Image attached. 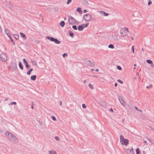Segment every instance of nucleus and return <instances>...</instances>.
Masks as SVG:
<instances>
[{
    "instance_id": "obj_48",
    "label": "nucleus",
    "mask_w": 154,
    "mask_h": 154,
    "mask_svg": "<svg viewBox=\"0 0 154 154\" xmlns=\"http://www.w3.org/2000/svg\"><path fill=\"white\" fill-rule=\"evenodd\" d=\"M85 5H88V2L87 1H85Z\"/></svg>"
},
{
    "instance_id": "obj_2",
    "label": "nucleus",
    "mask_w": 154,
    "mask_h": 154,
    "mask_svg": "<svg viewBox=\"0 0 154 154\" xmlns=\"http://www.w3.org/2000/svg\"><path fill=\"white\" fill-rule=\"evenodd\" d=\"M128 32V29L126 27L122 28L120 30V33L122 36H127Z\"/></svg>"
},
{
    "instance_id": "obj_4",
    "label": "nucleus",
    "mask_w": 154,
    "mask_h": 154,
    "mask_svg": "<svg viewBox=\"0 0 154 154\" xmlns=\"http://www.w3.org/2000/svg\"><path fill=\"white\" fill-rule=\"evenodd\" d=\"M83 19L86 21H90L92 19V16L90 14H85L83 17Z\"/></svg>"
},
{
    "instance_id": "obj_63",
    "label": "nucleus",
    "mask_w": 154,
    "mask_h": 154,
    "mask_svg": "<svg viewBox=\"0 0 154 154\" xmlns=\"http://www.w3.org/2000/svg\"><path fill=\"white\" fill-rule=\"evenodd\" d=\"M91 70L92 71H93L94 70V69H91Z\"/></svg>"
},
{
    "instance_id": "obj_62",
    "label": "nucleus",
    "mask_w": 154,
    "mask_h": 154,
    "mask_svg": "<svg viewBox=\"0 0 154 154\" xmlns=\"http://www.w3.org/2000/svg\"><path fill=\"white\" fill-rule=\"evenodd\" d=\"M151 129L152 130L154 131V128H152Z\"/></svg>"
},
{
    "instance_id": "obj_27",
    "label": "nucleus",
    "mask_w": 154,
    "mask_h": 154,
    "mask_svg": "<svg viewBox=\"0 0 154 154\" xmlns=\"http://www.w3.org/2000/svg\"><path fill=\"white\" fill-rule=\"evenodd\" d=\"M137 154H139L140 152L139 148H137L136 150Z\"/></svg>"
},
{
    "instance_id": "obj_17",
    "label": "nucleus",
    "mask_w": 154,
    "mask_h": 154,
    "mask_svg": "<svg viewBox=\"0 0 154 154\" xmlns=\"http://www.w3.org/2000/svg\"><path fill=\"white\" fill-rule=\"evenodd\" d=\"M19 66L20 68L21 69H23V66L20 62H19Z\"/></svg>"
},
{
    "instance_id": "obj_29",
    "label": "nucleus",
    "mask_w": 154,
    "mask_h": 154,
    "mask_svg": "<svg viewBox=\"0 0 154 154\" xmlns=\"http://www.w3.org/2000/svg\"><path fill=\"white\" fill-rule=\"evenodd\" d=\"M25 64V66H26V68H29V65L28 64V62L27 63H26V64ZM27 69H28L29 68H28Z\"/></svg>"
},
{
    "instance_id": "obj_51",
    "label": "nucleus",
    "mask_w": 154,
    "mask_h": 154,
    "mask_svg": "<svg viewBox=\"0 0 154 154\" xmlns=\"http://www.w3.org/2000/svg\"><path fill=\"white\" fill-rule=\"evenodd\" d=\"M59 104L60 105H62V102L61 101L59 102Z\"/></svg>"
},
{
    "instance_id": "obj_33",
    "label": "nucleus",
    "mask_w": 154,
    "mask_h": 154,
    "mask_svg": "<svg viewBox=\"0 0 154 154\" xmlns=\"http://www.w3.org/2000/svg\"><path fill=\"white\" fill-rule=\"evenodd\" d=\"M67 56V54L66 53H65L63 54V57H66Z\"/></svg>"
},
{
    "instance_id": "obj_45",
    "label": "nucleus",
    "mask_w": 154,
    "mask_h": 154,
    "mask_svg": "<svg viewBox=\"0 0 154 154\" xmlns=\"http://www.w3.org/2000/svg\"><path fill=\"white\" fill-rule=\"evenodd\" d=\"M31 72L29 71V70L27 73V74L28 75H30V74Z\"/></svg>"
},
{
    "instance_id": "obj_20",
    "label": "nucleus",
    "mask_w": 154,
    "mask_h": 154,
    "mask_svg": "<svg viewBox=\"0 0 154 154\" xmlns=\"http://www.w3.org/2000/svg\"><path fill=\"white\" fill-rule=\"evenodd\" d=\"M65 22L63 21H62L60 23V25L62 27H64V26L65 25Z\"/></svg>"
},
{
    "instance_id": "obj_42",
    "label": "nucleus",
    "mask_w": 154,
    "mask_h": 154,
    "mask_svg": "<svg viewBox=\"0 0 154 154\" xmlns=\"http://www.w3.org/2000/svg\"><path fill=\"white\" fill-rule=\"evenodd\" d=\"M131 50H132V51H133V53H134V46H132Z\"/></svg>"
},
{
    "instance_id": "obj_40",
    "label": "nucleus",
    "mask_w": 154,
    "mask_h": 154,
    "mask_svg": "<svg viewBox=\"0 0 154 154\" xmlns=\"http://www.w3.org/2000/svg\"><path fill=\"white\" fill-rule=\"evenodd\" d=\"M51 117H52V119L54 121L56 120V119L55 117L54 116H52Z\"/></svg>"
},
{
    "instance_id": "obj_54",
    "label": "nucleus",
    "mask_w": 154,
    "mask_h": 154,
    "mask_svg": "<svg viewBox=\"0 0 154 154\" xmlns=\"http://www.w3.org/2000/svg\"><path fill=\"white\" fill-rule=\"evenodd\" d=\"M110 111H112V112H113V109L112 108H111L110 109Z\"/></svg>"
},
{
    "instance_id": "obj_35",
    "label": "nucleus",
    "mask_w": 154,
    "mask_h": 154,
    "mask_svg": "<svg viewBox=\"0 0 154 154\" xmlns=\"http://www.w3.org/2000/svg\"><path fill=\"white\" fill-rule=\"evenodd\" d=\"M147 140L149 141L151 143H152V140L151 139H150V138H147Z\"/></svg>"
},
{
    "instance_id": "obj_7",
    "label": "nucleus",
    "mask_w": 154,
    "mask_h": 154,
    "mask_svg": "<svg viewBox=\"0 0 154 154\" xmlns=\"http://www.w3.org/2000/svg\"><path fill=\"white\" fill-rule=\"evenodd\" d=\"M0 58L1 60L5 62L7 60V57L5 54L4 53H2L0 54Z\"/></svg>"
},
{
    "instance_id": "obj_53",
    "label": "nucleus",
    "mask_w": 154,
    "mask_h": 154,
    "mask_svg": "<svg viewBox=\"0 0 154 154\" xmlns=\"http://www.w3.org/2000/svg\"><path fill=\"white\" fill-rule=\"evenodd\" d=\"M117 85V83H116L115 84V87H116Z\"/></svg>"
},
{
    "instance_id": "obj_38",
    "label": "nucleus",
    "mask_w": 154,
    "mask_h": 154,
    "mask_svg": "<svg viewBox=\"0 0 154 154\" xmlns=\"http://www.w3.org/2000/svg\"><path fill=\"white\" fill-rule=\"evenodd\" d=\"M13 104H14V105H16V103L15 102H11L10 103V104L11 105H12Z\"/></svg>"
},
{
    "instance_id": "obj_1",
    "label": "nucleus",
    "mask_w": 154,
    "mask_h": 154,
    "mask_svg": "<svg viewBox=\"0 0 154 154\" xmlns=\"http://www.w3.org/2000/svg\"><path fill=\"white\" fill-rule=\"evenodd\" d=\"M120 142L123 145L127 146L128 144L129 140L127 139H125L124 136L121 135L120 137Z\"/></svg>"
},
{
    "instance_id": "obj_13",
    "label": "nucleus",
    "mask_w": 154,
    "mask_h": 154,
    "mask_svg": "<svg viewBox=\"0 0 154 154\" xmlns=\"http://www.w3.org/2000/svg\"><path fill=\"white\" fill-rule=\"evenodd\" d=\"M84 27H83L82 25L79 26L78 27V29L79 31H82Z\"/></svg>"
},
{
    "instance_id": "obj_31",
    "label": "nucleus",
    "mask_w": 154,
    "mask_h": 154,
    "mask_svg": "<svg viewBox=\"0 0 154 154\" xmlns=\"http://www.w3.org/2000/svg\"><path fill=\"white\" fill-rule=\"evenodd\" d=\"M117 68L119 70H121L122 69V67L119 66H117Z\"/></svg>"
},
{
    "instance_id": "obj_25",
    "label": "nucleus",
    "mask_w": 154,
    "mask_h": 154,
    "mask_svg": "<svg viewBox=\"0 0 154 154\" xmlns=\"http://www.w3.org/2000/svg\"><path fill=\"white\" fill-rule=\"evenodd\" d=\"M88 86L89 88H90L91 89H94V87L93 85L90 83H89L88 84Z\"/></svg>"
},
{
    "instance_id": "obj_24",
    "label": "nucleus",
    "mask_w": 154,
    "mask_h": 154,
    "mask_svg": "<svg viewBox=\"0 0 154 154\" xmlns=\"http://www.w3.org/2000/svg\"><path fill=\"white\" fill-rule=\"evenodd\" d=\"M108 47L109 48H112V49H113L114 48V46H113V45L112 44H110L109 46H108Z\"/></svg>"
},
{
    "instance_id": "obj_3",
    "label": "nucleus",
    "mask_w": 154,
    "mask_h": 154,
    "mask_svg": "<svg viewBox=\"0 0 154 154\" xmlns=\"http://www.w3.org/2000/svg\"><path fill=\"white\" fill-rule=\"evenodd\" d=\"M47 38L48 40H50L51 41L54 42L56 44H60L61 43V42L60 41L53 37H50L49 36H47Z\"/></svg>"
},
{
    "instance_id": "obj_14",
    "label": "nucleus",
    "mask_w": 154,
    "mask_h": 154,
    "mask_svg": "<svg viewBox=\"0 0 154 154\" xmlns=\"http://www.w3.org/2000/svg\"><path fill=\"white\" fill-rule=\"evenodd\" d=\"M49 154H56V152L54 150H50L48 152Z\"/></svg>"
},
{
    "instance_id": "obj_18",
    "label": "nucleus",
    "mask_w": 154,
    "mask_h": 154,
    "mask_svg": "<svg viewBox=\"0 0 154 154\" xmlns=\"http://www.w3.org/2000/svg\"><path fill=\"white\" fill-rule=\"evenodd\" d=\"M36 75H32L31 77V79L34 81L36 79Z\"/></svg>"
},
{
    "instance_id": "obj_36",
    "label": "nucleus",
    "mask_w": 154,
    "mask_h": 154,
    "mask_svg": "<svg viewBox=\"0 0 154 154\" xmlns=\"http://www.w3.org/2000/svg\"><path fill=\"white\" fill-rule=\"evenodd\" d=\"M135 109L137 110H138V111H140V112H142V111L141 110H140V109H138L137 107L136 106H135Z\"/></svg>"
},
{
    "instance_id": "obj_56",
    "label": "nucleus",
    "mask_w": 154,
    "mask_h": 154,
    "mask_svg": "<svg viewBox=\"0 0 154 154\" xmlns=\"http://www.w3.org/2000/svg\"><path fill=\"white\" fill-rule=\"evenodd\" d=\"M143 141L145 143V144H146V140H143Z\"/></svg>"
},
{
    "instance_id": "obj_28",
    "label": "nucleus",
    "mask_w": 154,
    "mask_h": 154,
    "mask_svg": "<svg viewBox=\"0 0 154 154\" xmlns=\"http://www.w3.org/2000/svg\"><path fill=\"white\" fill-rule=\"evenodd\" d=\"M14 37L16 39H17L19 38V36L17 35H14Z\"/></svg>"
},
{
    "instance_id": "obj_12",
    "label": "nucleus",
    "mask_w": 154,
    "mask_h": 154,
    "mask_svg": "<svg viewBox=\"0 0 154 154\" xmlns=\"http://www.w3.org/2000/svg\"><path fill=\"white\" fill-rule=\"evenodd\" d=\"M100 13L102 15L104 16H107L109 15V14L108 13H106L103 11H101Z\"/></svg>"
},
{
    "instance_id": "obj_5",
    "label": "nucleus",
    "mask_w": 154,
    "mask_h": 154,
    "mask_svg": "<svg viewBox=\"0 0 154 154\" xmlns=\"http://www.w3.org/2000/svg\"><path fill=\"white\" fill-rule=\"evenodd\" d=\"M9 140L14 143H16L18 142L17 138L13 134Z\"/></svg>"
},
{
    "instance_id": "obj_50",
    "label": "nucleus",
    "mask_w": 154,
    "mask_h": 154,
    "mask_svg": "<svg viewBox=\"0 0 154 154\" xmlns=\"http://www.w3.org/2000/svg\"><path fill=\"white\" fill-rule=\"evenodd\" d=\"M87 12V10H85L83 11V12L84 13H86Z\"/></svg>"
},
{
    "instance_id": "obj_21",
    "label": "nucleus",
    "mask_w": 154,
    "mask_h": 154,
    "mask_svg": "<svg viewBox=\"0 0 154 154\" xmlns=\"http://www.w3.org/2000/svg\"><path fill=\"white\" fill-rule=\"evenodd\" d=\"M31 62L35 66H36L37 65V63L36 61L31 60Z\"/></svg>"
},
{
    "instance_id": "obj_44",
    "label": "nucleus",
    "mask_w": 154,
    "mask_h": 154,
    "mask_svg": "<svg viewBox=\"0 0 154 154\" xmlns=\"http://www.w3.org/2000/svg\"><path fill=\"white\" fill-rule=\"evenodd\" d=\"M55 139L57 140H58L59 139V138L58 137L56 136L55 137Z\"/></svg>"
},
{
    "instance_id": "obj_19",
    "label": "nucleus",
    "mask_w": 154,
    "mask_h": 154,
    "mask_svg": "<svg viewBox=\"0 0 154 154\" xmlns=\"http://www.w3.org/2000/svg\"><path fill=\"white\" fill-rule=\"evenodd\" d=\"M20 34L21 36H22V37H23L24 39H26L25 35L24 34H23V33H22V32H20Z\"/></svg>"
},
{
    "instance_id": "obj_46",
    "label": "nucleus",
    "mask_w": 154,
    "mask_h": 154,
    "mask_svg": "<svg viewBox=\"0 0 154 154\" xmlns=\"http://www.w3.org/2000/svg\"><path fill=\"white\" fill-rule=\"evenodd\" d=\"M117 81L119 82H120L121 84H122L123 83V82L122 81H121L120 80V79L118 80Z\"/></svg>"
},
{
    "instance_id": "obj_59",
    "label": "nucleus",
    "mask_w": 154,
    "mask_h": 154,
    "mask_svg": "<svg viewBox=\"0 0 154 154\" xmlns=\"http://www.w3.org/2000/svg\"><path fill=\"white\" fill-rule=\"evenodd\" d=\"M8 100V98H6V99H5V101H7V100Z\"/></svg>"
},
{
    "instance_id": "obj_9",
    "label": "nucleus",
    "mask_w": 154,
    "mask_h": 154,
    "mask_svg": "<svg viewBox=\"0 0 154 154\" xmlns=\"http://www.w3.org/2000/svg\"><path fill=\"white\" fill-rule=\"evenodd\" d=\"M126 152L128 154H134V152L132 148L131 149H126Z\"/></svg>"
},
{
    "instance_id": "obj_60",
    "label": "nucleus",
    "mask_w": 154,
    "mask_h": 154,
    "mask_svg": "<svg viewBox=\"0 0 154 154\" xmlns=\"http://www.w3.org/2000/svg\"><path fill=\"white\" fill-rule=\"evenodd\" d=\"M31 108L32 109H33V106H31Z\"/></svg>"
},
{
    "instance_id": "obj_34",
    "label": "nucleus",
    "mask_w": 154,
    "mask_h": 154,
    "mask_svg": "<svg viewBox=\"0 0 154 154\" xmlns=\"http://www.w3.org/2000/svg\"><path fill=\"white\" fill-rule=\"evenodd\" d=\"M4 31L6 33L9 32V30L7 29H5Z\"/></svg>"
},
{
    "instance_id": "obj_64",
    "label": "nucleus",
    "mask_w": 154,
    "mask_h": 154,
    "mask_svg": "<svg viewBox=\"0 0 154 154\" xmlns=\"http://www.w3.org/2000/svg\"><path fill=\"white\" fill-rule=\"evenodd\" d=\"M131 39H132V40H133L134 39L132 37H131Z\"/></svg>"
},
{
    "instance_id": "obj_26",
    "label": "nucleus",
    "mask_w": 154,
    "mask_h": 154,
    "mask_svg": "<svg viewBox=\"0 0 154 154\" xmlns=\"http://www.w3.org/2000/svg\"><path fill=\"white\" fill-rule=\"evenodd\" d=\"M10 38L11 41L12 42L13 45H15V43L13 40L12 39L11 37H10V38Z\"/></svg>"
},
{
    "instance_id": "obj_37",
    "label": "nucleus",
    "mask_w": 154,
    "mask_h": 154,
    "mask_svg": "<svg viewBox=\"0 0 154 154\" xmlns=\"http://www.w3.org/2000/svg\"><path fill=\"white\" fill-rule=\"evenodd\" d=\"M7 35H8V36L9 38H10V37H11V35H10V33H9V32H8L7 33H6Z\"/></svg>"
},
{
    "instance_id": "obj_47",
    "label": "nucleus",
    "mask_w": 154,
    "mask_h": 154,
    "mask_svg": "<svg viewBox=\"0 0 154 154\" xmlns=\"http://www.w3.org/2000/svg\"><path fill=\"white\" fill-rule=\"evenodd\" d=\"M152 85H149V86H147L146 87V88H148L149 87H151V88H152Z\"/></svg>"
},
{
    "instance_id": "obj_61",
    "label": "nucleus",
    "mask_w": 154,
    "mask_h": 154,
    "mask_svg": "<svg viewBox=\"0 0 154 154\" xmlns=\"http://www.w3.org/2000/svg\"><path fill=\"white\" fill-rule=\"evenodd\" d=\"M143 154H146V153L145 152V151H143Z\"/></svg>"
},
{
    "instance_id": "obj_55",
    "label": "nucleus",
    "mask_w": 154,
    "mask_h": 154,
    "mask_svg": "<svg viewBox=\"0 0 154 154\" xmlns=\"http://www.w3.org/2000/svg\"><path fill=\"white\" fill-rule=\"evenodd\" d=\"M151 66H152V67H153L154 66V65L153 64H151Z\"/></svg>"
},
{
    "instance_id": "obj_39",
    "label": "nucleus",
    "mask_w": 154,
    "mask_h": 154,
    "mask_svg": "<svg viewBox=\"0 0 154 154\" xmlns=\"http://www.w3.org/2000/svg\"><path fill=\"white\" fill-rule=\"evenodd\" d=\"M72 1V0H67V2H66L67 4H69V3Z\"/></svg>"
},
{
    "instance_id": "obj_30",
    "label": "nucleus",
    "mask_w": 154,
    "mask_h": 154,
    "mask_svg": "<svg viewBox=\"0 0 154 154\" xmlns=\"http://www.w3.org/2000/svg\"><path fill=\"white\" fill-rule=\"evenodd\" d=\"M72 28L75 30H76L77 29V26L76 25H73L72 26Z\"/></svg>"
},
{
    "instance_id": "obj_10",
    "label": "nucleus",
    "mask_w": 154,
    "mask_h": 154,
    "mask_svg": "<svg viewBox=\"0 0 154 154\" xmlns=\"http://www.w3.org/2000/svg\"><path fill=\"white\" fill-rule=\"evenodd\" d=\"M12 134L11 133L8 131H6L5 132V135L8 139L9 140L11 138V137L12 136Z\"/></svg>"
},
{
    "instance_id": "obj_58",
    "label": "nucleus",
    "mask_w": 154,
    "mask_h": 154,
    "mask_svg": "<svg viewBox=\"0 0 154 154\" xmlns=\"http://www.w3.org/2000/svg\"><path fill=\"white\" fill-rule=\"evenodd\" d=\"M96 71L97 72H98V70H98V69H96Z\"/></svg>"
},
{
    "instance_id": "obj_49",
    "label": "nucleus",
    "mask_w": 154,
    "mask_h": 154,
    "mask_svg": "<svg viewBox=\"0 0 154 154\" xmlns=\"http://www.w3.org/2000/svg\"><path fill=\"white\" fill-rule=\"evenodd\" d=\"M79 23V22L78 21H76V20H75V24H78Z\"/></svg>"
},
{
    "instance_id": "obj_52",
    "label": "nucleus",
    "mask_w": 154,
    "mask_h": 154,
    "mask_svg": "<svg viewBox=\"0 0 154 154\" xmlns=\"http://www.w3.org/2000/svg\"><path fill=\"white\" fill-rule=\"evenodd\" d=\"M33 70V69L32 68H31V69L29 70L31 72Z\"/></svg>"
},
{
    "instance_id": "obj_22",
    "label": "nucleus",
    "mask_w": 154,
    "mask_h": 154,
    "mask_svg": "<svg viewBox=\"0 0 154 154\" xmlns=\"http://www.w3.org/2000/svg\"><path fill=\"white\" fill-rule=\"evenodd\" d=\"M89 24V23H87L83 24H82V25L83 26V27H88Z\"/></svg>"
},
{
    "instance_id": "obj_6",
    "label": "nucleus",
    "mask_w": 154,
    "mask_h": 154,
    "mask_svg": "<svg viewBox=\"0 0 154 154\" xmlns=\"http://www.w3.org/2000/svg\"><path fill=\"white\" fill-rule=\"evenodd\" d=\"M75 20L72 17L69 16V23L70 25H73L75 24Z\"/></svg>"
},
{
    "instance_id": "obj_8",
    "label": "nucleus",
    "mask_w": 154,
    "mask_h": 154,
    "mask_svg": "<svg viewBox=\"0 0 154 154\" xmlns=\"http://www.w3.org/2000/svg\"><path fill=\"white\" fill-rule=\"evenodd\" d=\"M119 99L120 103L122 104V105L123 106H125V103L124 100L122 98V97L119 96Z\"/></svg>"
},
{
    "instance_id": "obj_41",
    "label": "nucleus",
    "mask_w": 154,
    "mask_h": 154,
    "mask_svg": "<svg viewBox=\"0 0 154 154\" xmlns=\"http://www.w3.org/2000/svg\"><path fill=\"white\" fill-rule=\"evenodd\" d=\"M152 2L150 0H149L148 2V5H151L152 4Z\"/></svg>"
},
{
    "instance_id": "obj_32",
    "label": "nucleus",
    "mask_w": 154,
    "mask_h": 154,
    "mask_svg": "<svg viewBox=\"0 0 154 154\" xmlns=\"http://www.w3.org/2000/svg\"><path fill=\"white\" fill-rule=\"evenodd\" d=\"M23 62L24 64H26V63H27V62L26 61V59L25 58L23 59Z\"/></svg>"
},
{
    "instance_id": "obj_23",
    "label": "nucleus",
    "mask_w": 154,
    "mask_h": 154,
    "mask_svg": "<svg viewBox=\"0 0 154 154\" xmlns=\"http://www.w3.org/2000/svg\"><path fill=\"white\" fill-rule=\"evenodd\" d=\"M146 62L147 63H149V64H152V62L150 60H146Z\"/></svg>"
},
{
    "instance_id": "obj_43",
    "label": "nucleus",
    "mask_w": 154,
    "mask_h": 154,
    "mask_svg": "<svg viewBox=\"0 0 154 154\" xmlns=\"http://www.w3.org/2000/svg\"><path fill=\"white\" fill-rule=\"evenodd\" d=\"M82 107L84 108H86V106L85 104H82Z\"/></svg>"
},
{
    "instance_id": "obj_11",
    "label": "nucleus",
    "mask_w": 154,
    "mask_h": 154,
    "mask_svg": "<svg viewBox=\"0 0 154 154\" xmlns=\"http://www.w3.org/2000/svg\"><path fill=\"white\" fill-rule=\"evenodd\" d=\"M86 64L87 65H89L91 66H93L95 65L94 64V63L92 62L90 60H88L86 61Z\"/></svg>"
},
{
    "instance_id": "obj_57",
    "label": "nucleus",
    "mask_w": 154,
    "mask_h": 154,
    "mask_svg": "<svg viewBox=\"0 0 154 154\" xmlns=\"http://www.w3.org/2000/svg\"><path fill=\"white\" fill-rule=\"evenodd\" d=\"M137 74V75H138H138H139V72H137V74Z\"/></svg>"
},
{
    "instance_id": "obj_15",
    "label": "nucleus",
    "mask_w": 154,
    "mask_h": 154,
    "mask_svg": "<svg viewBox=\"0 0 154 154\" xmlns=\"http://www.w3.org/2000/svg\"><path fill=\"white\" fill-rule=\"evenodd\" d=\"M68 32L69 36L73 38L74 35L73 33L70 30H69L68 31Z\"/></svg>"
},
{
    "instance_id": "obj_16",
    "label": "nucleus",
    "mask_w": 154,
    "mask_h": 154,
    "mask_svg": "<svg viewBox=\"0 0 154 154\" xmlns=\"http://www.w3.org/2000/svg\"><path fill=\"white\" fill-rule=\"evenodd\" d=\"M77 11L80 13V14H82V12L80 8L78 7L77 8Z\"/></svg>"
}]
</instances>
